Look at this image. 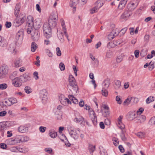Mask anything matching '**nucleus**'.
<instances>
[{"mask_svg":"<svg viewBox=\"0 0 155 155\" xmlns=\"http://www.w3.org/2000/svg\"><path fill=\"white\" fill-rule=\"evenodd\" d=\"M144 110V109L143 108H139V109L137 111V112H136L137 114V115L138 114H140L141 113L143 112Z\"/></svg>","mask_w":155,"mask_h":155,"instance_id":"obj_60","label":"nucleus"},{"mask_svg":"<svg viewBox=\"0 0 155 155\" xmlns=\"http://www.w3.org/2000/svg\"><path fill=\"white\" fill-rule=\"evenodd\" d=\"M140 51L139 50H137L135 51L134 54L136 58H138L139 56Z\"/></svg>","mask_w":155,"mask_h":155,"instance_id":"obj_58","label":"nucleus"},{"mask_svg":"<svg viewBox=\"0 0 155 155\" xmlns=\"http://www.w3.org/2000/svg\"><path fill=\"white\" fill-rule=\"evenodd\" d=\"M35 31L34 29L33 26L29 25L28 28H27V31L28 34L33 33Z\"/></svg>","mask_w":155,"mask_h":155,"instance_id":"obj_29","label":"nucleus"},{"mask_svg":"<svg viewBox=\"0 0 155 155\" xmlns=\"http://www.w3.org/2000/svg\"><path fill=\"white\" fill-rule=\"evenodd\" d=\"M21 6L20 4L18 3L17 4L15 9V15L16 17L18 16V15L20 12Z\"/></svg>","mask_w":155,"mask_h":155,"instance_id":"obj_18","label":"nucleus"},{"mask_svg":"<svg viewBox=\"0 0 155 155\" xmlns=\"http://www.w3.org/2000/svg\"><path fill=\"white\" fill-rule=\"evenodd\" d=\"M25 20V18L24 17H22L21 18H18L15 20L14 23L15 24L16 26H19L24 22Z\"/></svg>","mask_w":155,"mask_h":155,"instance_id":"obj_11","label":"nucleus"},{"mask_svg":"<svg viewBox=\"0 0 155 155\" xmlns=\"http://www.w3.org/2000/svg\"><path fill=\"white\" fill-rule=\"evenodd\" d=\"M43 30L44 35L47 39H49L51 37L52 33L51 32V27H50L47 23L44 24L43 25Z\"/></svg>","mask_w":155,"mask_h":155,"instance_id":"obj_1","label":"nucleus"},{"mask_svg":"<svg viewBox=\"0 0 155 155\" xmlns=\"http://www.w3.org/2000/svg\"><path fill=\"white\" fill-rule=\"evenodd\" d=\"M104 0H98L95 3V6L99 9L103 5Z\"/></svg>","mask_w":155,"mask_h":155,"instance_id":"obj_24","label":"nucleus"},{"mask_svg":"<svg viewBox=\"0 0 155 155\" xmlns=\"http://www.w3.org/2000/svg\"><path fill=\"white\" fill-rule=\"evenodd\" d=\"M28 128L24 126H20L18 128V131L21 133H24L28 130Z\"/></svg>","mask_w":155,"mask_h":155,"instance_id":"obj_21","label":"nucleus"},{"mask_svg":"<svg viewBox=\"0 0 155 155\" xmlns=\"http://www.w3.org/2000/svg\"><path fill=\"white\" fill-rule=\"evenodd\" d=\"M9 98L10 101L12 103V105L16 103L17 102V100L16 98L12 97Z\"/></svg>","mask_w":155,"mask_h":155,"instance_id":"obj_50","label":"nucleus"},{"mask_svg":"<svg viewBox=\"0 0 155 155\" xmlns=\"http://www.w3.org/2000/svg\"><path fill=\"white\" fill-rule=\"evenodd\" d=\"M57 15L56 14L52 13L50 15L48 20L49 25L52 28L54 27L57 21Z\"/></svg>","mask_w":155,"mask_h":155,"instance_id":"obj_2","label":"nucleus"},{"mask_svg":"<svg viewBox=\"0 0 155 155\" xmlns=\"http://www.w3.org/2000/svg\"><path fill=\"white\" fill-rule=\"evenodd\" d=\"M136 135L140 138H143L145 136V134L144 132H140L136 134Z\"/></svg>","mask_w":155,"mask_h":155,"instance_id":"obj_37","label":"nucleus"},{"mask_svg":"<svg viewBox=\"0 0 155 155\" xmlns=\"http://www.w3.org/2000/svg\"><path fill=\"white\" fill-rule=\"evenodd\" d=\"M58 38L61 42H63L64 41L63 33L60 30H58L57 32Z\"/></svg>","mask_w":155,"mask_h":155,"instance_id":"obj_16","label":"nucleus"},{"mask_svg":"<svg viewBox=\"0 0 155 155\" xmlns=\"http://www.w3.org/2000/svg\"><path fill=\"white\" fill-rule=\"evenodd\" d=\"M118 139L116 137H114L113 138L114 144L115 146H117L119 144V141H117Z\"/></svg>","mask_w":155,"mask_h":155,"instance_id":"obj_51","label":"nucleus"},{"mask_svg":"<svg viewBox=\"0 0 155 155\" xmlns=\"http://www.w3.org/2000/svg\"><path fill=\"white\" fill-rule=\"evenodd\" d=\"M110 84V81L109 79L105 80L103 83V88L105 89L107 88Z\"/></svg>","mask_w":155,"mask_h":155,"instance_id":"obj_19","label":"nucleus"},{"mask_svg":"<svg viewBox=\"0 0 155 155\" xmlns=\"http://www.w3.org/2000/svg\"><path fill=\"white\" fill-rule=\"evenodd\" d=\"M25 92L27 94H29L31 92V89L30 87L28 86H26L25 88Z\"/></svg>","mask_w":155,"mask_h":155,"instance_id":"obj_40","label":"nucleus"},{"mask_svg":"<svg viewBox=\"0 0 155 155\" xmlns=\"http://www.w3.org/2000/svg\"><path fill=\"white\" fill-rule=\"evenodd\" d=\"M48 134L50 136L53 138H55L57 135V133L53 130H49Z\"/></svg>","mask_w":155,"mask_h":155,"instance_id":"obj_23","label":"nucleus"},{"mask_svg":"<svg viewBox=\"0 0 155 155\" xmlns=\"http://www.w3.org/2000/svg\"><path fill=\"white\" fill-rule=\"evenodd\" d=\"M122 133L120 135V137H121L122 140L123 141H125L126 140V138L125 137L124 134V131L123 132L121 131Z\"/></svg>","mask_w":155,"mask_h":155,"instance_id":"obj_61","label":"nucleus"},{"mask_svg":"<svg viewBox=\"0 0 155 155\" xmlns=\"http://www.w3.org/2000/svg\"><path fill=\"white\" fill-rule=\"evenodd\" d=\"M30 80V77L27 75H25L24 77V81L25 82H27V81H29Z\"/></svg>","mask_w":155,"mask_h":155,"instance_id":"obj_57","label":"nucleus"},{"mask_svg":"<svg viewBox=\"0 0 155 155\" xmlns=\"http://www.w3.org/2000/svg\"><path fill=\"white\" fill-rule=\"evenodd\" d=\"M75 118L74 120L76 123H79L80 124L84 125L85 123L84 118L79 113H75Z\"/></svg>","mask_w":155,"mask_h":155,"instance_id":"obj_6","label":"nucleus"},{"mask_svg":"<svg viewBox=\"0 0 155 155\" xmlns=\"http://www.w3.org/2000/svg\"><path fill=\"white\" fill-rule=\"evenodd\" d=\"M117 126L118 127L122 130L121 131L123 132L124 131L123 130L125 128V126L122 122L118 123Z\"/></svg>","mask_w":155,"mask_h":155,"instance_id":"obj_44","label":"nucleus"},{"mask_svg":"<svg viewBox=\"0 0 155 155\" xmlns=\"http://www.w3.org/2000/svg\"><path fill=\"white\" fill-rule=\"evenodd\" d=\"M8 72V68L5 64L3 65L0 67V78H5Z\"/></svg>","mask_w":155,"mask_h":155,"instance_id":"obj_5","label":"nucleus"},{"mask_svg":"<svg viewBox=\"0 0 155 155\" xmlns=\"http://www.w3.org/2000/svg\"><path fill=\"white\" fill-rule=\"evenodd\" d=\"M59 66L60 69L61 71H64L65 70V66L63 63H60L59 64Z\"/></svg>","mask_w":155,"mask_h":155,"instance_id":"obj_56","label":"nucleus"},{"mask_svg":"<svg viewBox=\"0 0 155 155\" xmlns=\"http://www.w3.org/2000/svg\"><path fill=\"white\" fill-rule=\"evenodd\" d=\"M56 54L58 56H60L61 55V53L59 48L57 47L56 49Z\"/></svg>","mask_w":155,"mask_h":155,"instance_id":"obj_53","label":"nucleus"},{"mask_svg":"<svg viewBox=\"0 0 155 155\" xmlns=\"http://www.w3.org/2000/svg\"><path fill=\"white\" fill-rule=\"evenodd\" d=\"M91 117L93 124L94 125H96L97 124V118L96 115Z\"/></svg>","mask_w":155,"mask_h":155,"instance_id":"obj_42","label":"nucleus"},{"mask_svg":"<svg viewBox=\"0 0 155 155\" xmlns=\"http://www.w3.org/2000/svg\"><path fill=\"white\" fill-rule=\"evenodd\" d=\"M24 35V30L23 29H20L17 33L15 39L16 40L17 43L18 44H21L23 39Z\"/></svg>","mask_w":155,"mask_h":155,"instance_id":"obj_7","label":"nucleus"},{"mask_svg":"<svg viewBox=\"0 0 155 155\" xmlns=\"http://www.w3.org/2000/svg\"><path fill=\"white\" fill-rule=\"evenodd\" d=\"M69 134L74 139H77L79 137V134L73 128L70 127L68 129Z\"/></svg>","mask_w":155,"mask_h":155,"instance_id":"obj_8","label":"nucleus"},{"mask_svg":"<svg viewBox=\"0 0 155 155\" xmlns=\"http://www.w3.org/2000/svg\"><path fill=\"white\" fill-rule=\"evenodd\" d=\"M40 96L43 104H45L47 103L48 98V95L46 90L42 89L40 91Z\"/></svg>","mask_w":155,"mask_h":155,"instance_id":"obj_4","label":"nucleus"},{"mask_svg":"<svg viewBox=\"0 0 155 155\" xmlns=\"http://www.w3.org/2000/svg\"><path fill=\"white\" fill-rule=\"evenodd\" d=\"M6 106H10L12 105V103L10 101V98L8 99L5 101Z\"/></svg>","mask_w":155,"mask_h":155,"instance_id":"obj_59","label":"nucleus"},{"mask_svg":"<svg viewBox=\"0 0 155 155\" xmlns=\"http://www.w3.org/2000/svg\"><path fill=\"white\" fill-rule=\"evenodd\" d=\"M31 35L33 39L35 41L38 40L40 37L39 34H38V32L36 30L31 33Z\"/></svg>","mask_w":155,"mask_h":155,"instance_id":"obj_14","label":"nucleus"},{"mask_svg":"<svg viewBox=\"0 0 155 155\" xmlns=\"http://www.w3.org/2000/svg\"><path fill=\"white\" fill-rule=\"evenodd\" d=\"M45 152L50 154H51L52 151V150L51 148H46L45 149Z\"/></svg>","mask_w":155,"mask_h":155,"instance_id":"obj_63","label":"nucleus"},{"mask_svg":"<svg viewBox=\"0 0 155 155\" xmlns=\"http://www.w3.org/2000/svg\"><path fill=\"white\" fill-rule=\"evenodd\" d=\"M112 54V52L110 50L108 51L106 54V56L107 58H110Z\"/></svg>","mask_w":155,"mask_h":155,"instance_id":"obj_54","label":"nucleus"},{"mask_svg":"<svg viewBox=\"0 0 155 155\" xmlns=\"http://www.w3.org/2000/svg\"><path fill=\"white\" fill-rule=\"evenodd\" d=\"M155 67V62L151 61L150 63V64L148 67L150 71H152Z\"/></svg>","mask_w":155,"mask_h":155,"instance_id":"obj_31","label":"nucleus"},{"mask_svg":"<svg viewBox=\"0 0 155 155\" xmlns=\"http://www.w3.org/2000/svg\"><path fill=\"white\" fill-rule=\"evenodd\" d=\"M154 101V97L152 96H150L146 100V102L147 104H149L151 102Z\"/></svg>","mask_w":155,"mask_h":155,"instance_id":"obj_38","label":"nucleus"},{"mask_svg":"<svg viewBox=\"0 0 155 155\" xmlns=\"http://www.w3.org/2000/svg\"><path fill=\"white\" fill-rule=\"evenodd\" d=\"M95 146H93L92 144H89L88 147V149L90 153H93L95 149Z\"/></svg>","mask_w":155,"mask_h":155,"instance_id":"obj_32","label":"nucleus"},{"mask_svg":"<svg viewBox=\"0 0 155 155\" xmlns=\"http://www.w3.org/2000/svg\"><path fill=\"white\" fill-rule=\"evenodd\" d=\"M68 81L69 85L74 89V92L77 93L78 90V87L74 78L72 75H70L69 76Z\"/></svg>","mask_w":155,"mask_h":155,"instance_id":"obj_3","label":"nucleus"},{"mask_svg":"<svg viewBox=\"0 0 155 155\" xmlns=\"http://www.w3.org/2000/svg\"><path fill=\"white\" fill-rule=\"evenodd\" d=\"M37 48V44L34 42H32L31 45V51L33 52H35Z\"/></svg>","mask_w":155,"mask_h":155,"instance_id":"obj_26","label":"nucleus"},{"mask_svg":"<svg viewBox=\"0 0 155 155\" xmlns=\"http://www.w3.org/2000/svg\"><path fill=\"white\" fill-rule=\"evenodd\" d=\"M66 97H64L63 95H61L59 97V99L61 103L65 106H66Z\"/></svg>","mask_w":155,"mask_h":155,"instance_id":"obj_22","label":"nucleus"},{"mask_svg":"<svg viewBox=\"0 0 155 155\" xmlns=\"http://www.w3.org/2000/svg\"><path fill=\"white\" fill-rule=\"evenodd\" d=\"M17 140L16 139H11L9 140V143L10 145H15L16 143H18L17 142Z\"/></svg>","mask_w":155,"mask_h":155,"instance_id":"obj_41","label":"nucleus"},{"mask_svg":"<svg viewBox=\"0 0 155 155\" xmlns=\"http://www.w3.org/2000/svg\"><path fill=\"white\" fill-rule=\"evenodd\" d=\"M69 98L72 101V102L74 104H77L78 103V100L74 97L72 96L71 95H69L68 96Z\"/></svg>","mask_w":155,"mask_h":155,"instance_id":"obj_28","label":"nucleus"},{"mask_svg":"<svg viewBox=\"0 0 155 155\" xmlns=\"http://www.w3.org/2000/svg\"><path fill=\"white\" fill-rule=\"evenodd\" d=\"M114 87L115 89H118L120 88L121 85V83L120 81L116 80L114 81Z\"/></svg>","mask_w":155,"mask_h":155,"instance_id":"obj_27","label":"nucleus"},{"mask_svg":"<svg viewBox=\"0 0 155 155\" xmlns=\"http://www.w3.org/2000/svg\"><path fill=\"white\" fill-rule=\"evenodd\" d=\"M7 85L5 83L0 84V89L4 90L7 87Z\"/></svg>","mask_w":155,"mask_h":155,"instance_id":"obj_49","label":"nucleus"},{"mask_svg":"<svg viewBox=\"0 0 155 155\" xmlns=\"http://www.w3.org/2000/svg\"><path fill=\"white\" fill-rule=\"evenodd\" d=\"M136 112L134 111L129 112L127 115V119L130 120H132L134 119L137 116Z\"/></svg>","mask_w":155,"mask_h":155,"instance_id":"obj_10","label":"nucleus"},{"mask_svg":"<svg viewBox=\"0 0 155 155\" xmlns=\"http://www.w3.org/2000/svg\"><path fill=\"white\" fill-rule=\"evenodd\" d=\"M61 25L62 27V29L63 31L64 32H67L66 28V26L65 25L64 20L63 19H61L60 20Z\"/></svg>","mask_w":155,"mask_h":155,"instance_id":"obj_25","label":"nucleus"},{"mask_svg":"<svg viewBox=\"0 0 155 155\" xmlns=\"http://www.w3.org/2000/svg\"><path fill=\"white\" fill-rule=\"evenodd\" d=\"M111 32L113 33V35L115 37L118 35L120 32V31H119L118 29L116 28L115 29L113 30Z\"/></svg>","mask_w":155,"mask_h":155,"instance_id":"obj_34","label":"nucleus"},{"mask_svg":"<svg viewBox=\"0 0 155 155\" xmlns=\"http://www.w3.org/2000/svg\"><path fill=\"white\" fill-rule=\"evenodd\" d=\"M130 97H128L123 102V105L124 106H127L130 103H131Z\"/></svg>","mask_w":155,"mask_h":155,"instance_id":"obj_33","label":"nucleus"},{"mask_svg":"<svg viewBox=\"0 0 155 155\" xmlns=\"http://www.w3.org/2000/svg\"><path fill=\"white\" fill-rule=\"evenodd\" d=\"M5 26L6 28H8L11 27L12 24L11 22L6 21L5 23Z\"/></svg>","mask_w":155,"mask_h":155,"instance_id":"obj_64","label":"nucleus"},{"mask_svg":"<svg viewBox=\"0 0 155 155\" xmlns=\"http://www.w3.org/2000/svg\"><path fill=\"white\" fill-rule=\"evenodd\" d=\"M102 95L105 97H107L108 94V91L105 88H103L102 90Z\"/></svg>","mask_w":155,"mask_h":155,"instance_id":"obj_35","label":"nucleus"},{"mask_svg":"<svg viewBox=\"0 0 155 155\" xmlns=\"http://www.w3.org/2000/svg\"><path fill=\"white\" fill-rule=\"evenodd\" d=\"M89 114L91 117L94 116L96 115L94 112L92 108H91V109H89Z\"/></svg>","mask_w":155,"mask_h":155,"instance_id":"obj_45","label":"nucleus"},{"mask_svg":"<svg viewBox=\"0 0 155 155\" xmlns=\"http://www.w3.org/2000/svg\"><path fill=\"white\" fill-rule=\"evenodd\" d=\"M113 33L111 31L108 35V38L109 40H112L115 37V36L113 35Z\"/></svg>","mask_w":155,"mask_h":155,"instance_id":"obj_52","label":"nucleus"},{"mask_svg":"<svg viewBox=\"0 0 155 155\" xmlns=\"http://www.w3.org/2000/svg\"><path fill=\"white\" fill-rule=\"evenodd\" d=\"M5 124L4 122H0V128L1 130H4L6 128V125Z\"/></svg>","mask_w":155,"mask_h":155,"instance_id":"obj_39","label":"nucleus"},{"mask_svg":"<svg viewBox=\"0 0 155 155\" xmlns=\"http://www.w3.org/2000/svg\"><path fill=\"white\" fill-rule=\"evenodd\" d=\"M128 0H122L119 3L118 6L119 9L121 10L123 9L125 7V5L127 4Z\"/></svg>","mask_w":155,"mask_h":155,"instance_id":"obj_17","label":"nucleus"},{"mask_svg":"<svg viewBox=\"0 0 155 155\" xmlns=\"http://www.w3.org/2000/svg\"><path fill=\"white\" fill-rule=\"evenodd\" d=\"M12 84L15 87H18L21 85L22 83L20 78L16 77L12 80Z\"/></svg>","mask_w":155,"mask_h":155,"instance_id":"obj_9","label":"nucleus"},{"mask_svg":"<svg viewBox=\"0 0 155 155\" xmlns=\"http://www.w3.org/2000/svg\"><path fill=\"white\" fill-rule=\"evenodd\" d=\"M98 9H99V8L95 6V7L91 9L90 13L92 14L95 13L97 12Z\"/></svg>","mask_w":155,"mask_h":155,"instance_id":"obj_48","label":"nucleus"},{"mask_svg":"<svg viewBox=\"0 0 155 155\" xmlns=\"http://www.w3.org/2000/svg\"><path fill=\"white\" fill-rule=\"evenodd\" d=\"M121 97L119 96H117L116 98V100L117 101V103L120 104L122 103V101L121 99Z\"/></svg>","mask_w":155,"mask_h":155,"instance_id":"obj_43","label":"nucleus"},{"mask_svg":"<svg viewBox=\"0 0 155 155\" xmlns=\"http://www.w3.org/2000/svg\"><path fill=\"white\" fill-rule=\"evenodd\" d=\"M21 138L20 139L21 142L27 141L28 140V138L26 136H21Z\"/></svg>","mask_w":155,"mask_h":155,"instance_id":"obj_47","label":"nucleus"},{"mask_svg":"<svg viewBox=\"0 0 155 155\" xmlns=\"http://www.w3.org/2000/svg\"><path fill=\"white\" fill-rule=\"evenodd\" d=\"M27 23L29 25L33 26L34 19L32 16L31 15L28 16L27 18Z\"/></svg>","mask_w":155,"mask_h":155,"instance_id":"obj_20","label":"nucleus"},{"mask_svg":"<svg viewBox=\"0 0 155 155\" xmlns=\"http://www.w3.org/2000/svg\"><path fill=\"white\" fill-rule=\"evenodd\" d=\"M137 5L134 3H130L127 5L128 10L131 12L134 10L137 7Z\"/></svg>","mask_w":155,"mask_h":155,"instance_id":"obj_12","label":"nucleus"},{"mask_svg":"<svg viewBox=\"0 0 155 155\" xmlns=\"http://www.w3.org/2000/svg\"><path fill=\"white\" fill-rule=\"evenodd\" d=\"M14 64L15 67L17 68L21 66L22 63L21 59L20 58H17L15 59L14 62Z\"/></svg>","mask_w":155,"mask_h":155,"instance_id":"obj_15","label":"nucleus"},{"mask_svg":"<svg viewBox=\"0 0 155 155\" xmlns=\"http://www.w3.org/2000/svg\"><path fill=\"white\" fill-rule=\"evenodd\" d=\"M132 13L128 10L125 11L121 16V18L123 19H125L129 18L131 15Z\"/></svg>","mask_w":155,"mask_h":155,"instance_id":"obj_13","label":"nucleus"},{"mask_svg":"<svg viewBox=\"0 0 155 155\" xmlns=\"http://www.w3.org/2000/svg\"><path fill=\"white\" fill-rule=\"evenodd\" d=\"M131 103H137L138 101V99L136 97H130Z\"/></svg>","mask_w":155,"mask_h":155,"instance_id":"obj_46","label":"nucleus"},{"mask_svg":"<svg viewBox=\"0 0 155 155\" xmlns=\"http://www.w3.org/2000/svg\"><path fill=\"white\" fill-rule=\"evenodd\" d=\"M149 124L150 125L155 124V117H153L151 118L149 121Z\"/></svg>","mask_w":155,"mask_h":155,"instance_id":"obj_36","label":"nucleus"},{"mask_svg":"<svg viewBox=\"0 0 155 155\" xmlns=\"http://www.w3.org/2000/svg\"><path fill=\"white\" fill-rule=\"evenodd\" d=\"M124 56V55L123 54L118 55L116 59V62L117 63H119L121 62L123 60Z\"/></svg>","mask_w":155,"mask_h":155,"instance_id":"obj_30","label":"nucleus"},{"mask_svg":"<svg viewBox=\"0 0 155 155\" xmlns=\"http://www.w3.org/2000/svg\"><path fill=\"white\" fill-rule=\"evenodd\" d=\"M47 128L45 127L40 126L39 128V130L40 132L41 133L44 132L46 130Z\"/></svg>","mask_w":155,"mask_h":155,"instance_id":"obj_55","label":"nucleus"},{"mask_svg":"<svg viewBox=\"0 0 155 155\" xmlns=\"http://www.w3.org/2000/svg\"><path fill=\"white\" fill-rule=\"evenodd\" d=\"M33 75L35 80H37L38 79V73L37 72H35L33 73Z\"/></svg>","mask_w":155,"mask_h":155,"instance_id":"obj_62","label":"nucleus"}]
</instances>
